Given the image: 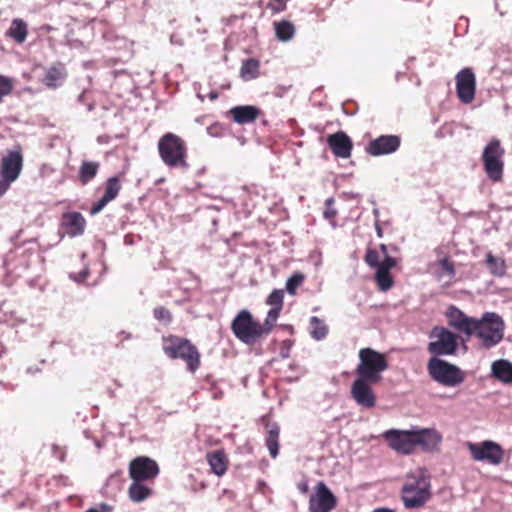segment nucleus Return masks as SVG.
Masks as SVG:
<instances>
[{
	"label": "nucleus",
	"mask_w": 512,
	"mask_h": 512,
	"mask_svg": "<svg viewBox=\"0 0 512 512\" xmlns=\"http://www.w3.org/2000/svg\"><path fill=\"white\" fill-rule=\"evenodd\" d=\"M379 248H380V251H381V253H382L383 257H384L383 259H385L386 257H391L388 254V248H387V246L385 244H380Z\"/></svg>",
	"instance_id": "09e8293b"
},
{
	"label": "nucleus",
	"mask_w": 512,
	"mask_h": 512,
	"mask_svg": "<svg viewBox=\"0 0 512 512\" xmlns=\"http://www.w3.org/2000/svg\"><path fill=\"white\" fill-rule=\"evenodd\" d=\"M268 6L274 13H279L286 9V1L285 0H271V2L268 4Z\"/></svg>",
	"instance_id": "37998d69"
},
{
	"label": "nucleus",
	"mask_w": 512,
	"mask_h": 512,
	"mask_svg": "<svg viewBox=\"0 0 512 512\" xmlns=\"http://www.w3.org/2000/svg\"><path fill=\"white\" fill-rule=\"evenodd\" d=\"M364 261L371 268H377L382 263L379 252L374 248H368L366 250Z\"/></svg>",
	"instance_id": "4c0bfd02"
},
{
	"label": "nucleus",
	"mask_w": 512,
	"mask_h": 512,
	"mask_svg": "<svg viewBox=\"0 0 512 512\" xmlns=\"http://www.w3.org/2000/svg\"><path fill=\"white\" fill-rule=\"evenodd\" d=\"M388 369V360L382 354L372 348H362L359 351V363L356 367V375L372 383L382 380V373Z\"/></svg>",
	"instance_id": "39448f33"
},
{
	"label": "nucleus",
	"mask_w": 512,
	"mask_h": 512,
	"mask_svg": "<svg viewBox=\"0 0 512 512\" xmlns=\"http://www.w3.org/2000/svg\"><path fill=\"white\" fill-rule=\"evenodd\" d=\"M334 203V200L332 198H329L326 200V209L324 211V217L328 219L329 221H333L337 215V211L332 207V204Z\"/></svg>",
	"instance_id": "79ce46f5"
},
{
	"label": "nucleus",
	"mask_w": 512,
	"mask_h": 512,
	"mask_svg": "<svg viewBox=\"0 0 512 512\" xmlns=\"http://www.w3.org/2000/svg\"><path fill=\"white\" fill-rule=\"evenodd\" d=\"M157 149L160 159L167 167L181 170L190 167L188 146L181 136L172 132L163 134L158 140Z\"/></svg>",
	"instance_id": "f03ea898"
},
{
	"label": "nucleus",
	"mask_w": 512,
	"mask_h": 512,
	"mask_svg": "<svg viewBox=\"0 0 512 512\" xmlns=\"http://www.w3.org/2000/svg\"><path fill=\"white\" fill-rule=\"evenodd\" d=\"M372 384V382L357 376L351 386V395L357 404L367 408L375 405L376 396L371 388Z\"/></svg>",
	"instance_id": "a211bd4d"
},
{
	"label": "nucleus",
	"mask_w": 512,
	"mask_h": 512,
	"mask_svg": "<svg viewBox=\"0 0 512 512\" xmlns=\"http://www.w3.org/2000/svg\"><path fill=\"white\" fill-rule=\"evenodd\" d=\"M415 445L421 446L426 452H434L439 449L442 441L441 435L433 429H419L414 430Z\"/></svg>",
	"instance_id": "5701e85b"
},
{
	"label": "nucleus",
	"mask_w": 512,
	"mask_h": 512,
	"mask_svg": "<svg viewBox=\"0 0 512 512\" xmlns=\"http://www.w3.org/2000/svg\"><path fill=\"white\" fill-rule=\"evenodd\" d=\"M87 511H93V512H112L113 506L107 504V503H101L95 507H92L88 509Z\"/></svg>",
	"instance_id": "a18cd8bd"
},
{
	"label": "nucleus",
	"mask_w": 512,
	"mask_h": 512,
	"mask_svg": "<svg viewBox=\"0 0 512 512\" xmlns=\"http://www.w3.org/2000/svg\"><path fill=\"white\" fill-rule=\"evenodd\" d=\"M305 276L301 272H295L292 274L287 282L286 289L290 295H295L298 287L303 283Z\"/></svg>",
	"instance_id": "c9c22d12"
},
{
	"label": "nucleus",
	"mask_w": 512,
	"mask_h": 512,
	"mask_svg": "<svg viewBox=\"0 0 512 512\" xmlns=\"http://www.w3.org/2000/svg\"><path fill=\"white\" fill-rule=\"evenodd\" d=\"M99 168L100 164L98 162L83 161L78 172L80 183L82 185L88 184L96 177Z\"/></svg>",
	"instance_id": "2f4dec72"
},
{
	"label": "nucleus",
	"mask_w": 512,
	"mask_h": 512,
	"mask_svg": "<svg viewBox=\"0 0 512 512\" xmlns=\"http://www.w3.org/2000/svg\"><path fill=\"white\" fill-rule=\"evenodd\" d=\"M122 189L120 176L109 177L105 182V191L102 197L95 202L90 208V214L96 215L101 212L104 207L116 199Z\"/></svg>",
	"instance_id": "6ab92c4d"
},
{
	"label": "nucleus",
	"mask_w": 512,
	"mask_h": 512,
	"mask_svg": "<svg viewBox=\"0 0 512 512\" xmlns=\"http://www.w3.org/2000/svg\"><path fill=\"white\" fill-rule=\"evenodd\" d=\"M327 145L338 158L347 159L351 156L353 142L344 131H337L328 135Z\"/></svg>",
	"instance_id": "aec40b11"
},
{
	"label": "nucleus",
	"mask_w": 512,
	"mask_h": 512,
	"mask_svg": "<svg viewBox=\"0 0 512 512\" xmlns=\"http://www.w3.org/2000/svg\"><path fill=\"white\" fill-rule=\"evenodd\" d=\"M13 81L11 78L4 75H0V103L3 98L9 95L13 90Z\"/></svg>",
	"instance_id": "58836bf2"
},
{
	"label": "nucleus",
	"mask_w": 512,
	"mask_h": 512,
	"mask_svg": "<svg viewBox=\"0 0 512 512\" xmlns=\"http://www.w3.org/2000/svg\"><path fill=\"white\" fill-rule=\"evenodd\" d=\"M62 225L67 228L69 235H81L85 230L86 220L79 212H66L62 216Z\"/></svg>",
	"instance_id": "393cba45"
},
{
	"label": "nucleus",
	"mask_w": 512,
	"mask_h": 512,
	"mask_svg": "<svg viewBox=\"0 0 512 512\" xmlns=\"http://www.w3.org/2000/svg\"><path fill=\"white\" fill-rule=\"evenodd\" d=\"M23 167V156L20 149L9 151L3 157L0 166L1 178L8 183L14 182L20 175Z\"/></svg>",
	"instance_id": "2eb2a0df"
},
{
	"label": "nucleus",
	"mask_w": 512,
	"mask_h": 512,
	"mask_svg": "<svg viewBox=\"0 0 512 512\" xmlns=\"http://www.w3.org/2000/svg\"><path fill=\"white\" fill-rule=\"evenodd\" d=\"M298 488H299V491H300L301 493H307V491H308V485H307V483H300V484H299V486H298Z\"/></svg>",
	"instance_id": "8fccbe9b"
},
{
	"label": "nucleus",
	"mask_w": 512,
	"mask_h": 512,
	"mask_svg": "<svg viewBox=\"0 0 512 512\" xmlns=\"http://www.w3.org/2000/svg\"><path fill=\"white\" fill-rule=\"evenodd\" d=\"M427 372L432 380L445 387H456L466 378V373L458 366L438 357L428 360Z\"/></svg>",
	"instance_id": "423d86ee"
},
{
	"label": "nucleus",
	"mask_w": 512,
	"mask_h": 512,
	"mask_svg": "<svg viewBox=\"0 0 512 512\" xmlns=\"http://www.w3.org/2000/svg\"><path fill=\"white\" fill-rule=\"evenodd\" d=\"M373 512H394V510L389 508H377Z\"/></svg>",
	"instance_id": "3c124183"
},
{
	"label": "nucleus",
	"mask_w": 512,
	"mask_h": 512,
	"mask_svg": "<svg viewBox=\"0 0 512 512\" xmlns=\"http://www.w3.org/2000/svg\"><path fill=\"white\" fill-rule=\"evenodd\" d=\"M504 330L505 323L497 313L485 312L480 319H474L471 337L477 338L485 349H490L502 341Z\"/></svg>",
	"instance_id": "7ed1b4c3"
},
{
	"label": "nucleus",
	"mask_w": 512,
	"mask_h": 512,
	"mask_svg": "<svg viewBox=\"0 0 512 512\" xmlns=\"http://www.w3.org/2000/svg\"><path fill=\"white\" fill-rule=\"evenodd\" d=\"M96 447H97L98 449H100V448H101V445H100V443H99L98 441H96Z\"/></svg>",
	"instance_id": "864d4df0"
},
{
	"label": "nucleus",
	"mask_w": 512,
	"mask_h": 512,
	"mask_svg": "<svg viewBox=\"0 0 512 512\" xmlns=\"http://www.w3.org/2000/svg\"><path fill=\"white\" fill-rule=\"evenodd\" d=\"M234 122L238 124L252 123L256 119L255 106H235L227 112Z\"/></svg>",
	"instance_id": "bb28decb"
},
{
	"label": "nucleus",
	"mask_w": 512,
	"mask_h": 512,
	"mask_svg": "<svg viewBox=\"0 0 512 512\" xmlns=\"http://www.w3.org/2000/svg\"><path fill=\"white\" fill-rule=\"evenodd\" d=\"M336 506V498L328 489L324 482L320 481L316 485V493L310 496V512H330Z\"/></svg>",
	"instance_id": "4468645a"
},
{
	"label": "nucleus",
	"mask_w": 512,
	"mask_h": 512,
	"mask_svg": "<svg viewBox=\"0 0 512 512\" xmlns=\"http://www.w3.org/2000/svg\"><path fill=\"white\" fill-rule=\"evenodd\" d=\"M495 378L504 383H512V364L506 360H498L492 364Z\"/></svg>",
	"instance_id": "c756f323"
},
{
	"label": "nucleus",
	"mask_w": 512,
	"mask_h": 512,
	"mask_svg": "<svg viewBox=\"0 0 512 512\" xmlns=\"http://www.w3.org/2000/svg\"><path fill=\"white\" fill-rule=\"evenodd\" d=\"M486 266L494 276L501 277L506 273L505 260L501 257H495L492 253L486 255Z\"/></svg>",
	"instance_id": "72a5a7b5"
},
{
	"label": "nucleus",
	"mask_w": 512,
	"mask_h": 512,
	"mask_svg": "<svg viewBox=\"0 0 512 512\" xmlns=\"http://www.w3.org/2000/svg\"><path fill=\"white\" fill-rule=\"evenodd\" d=\"M153 315L159 321L170 322L172 320L170 311L163 306L154 308Z\"/></svg>",
	"instance_id": "ea45409f"
},
{
	"label": "nucleus",
	"mask_w": 512,
	"mask_h": 512,
	"mask_svg": "<svg viewBox=\"0 0 512 512\" xmlns=\"http://www.w3.org/2000/svg\"><path fill=\"white\" fill-rule=\"evenodd\" d=\"M142 482L133 481L129 487L128 494L133 502H142L151 494V489Z\"/></svg>",
	"instance_id": "473e14b6"
},
{
	"label": "nucleus",
	"mask_w": 512,
	"mask_h": 512,
	"mask_svg": "<svg viewBox=\"0 0 512 512\" xmlns=\"http://www.w3.org/2000/svg\"><path fill=\"white\" fill-rule=\"evenodd\" d=\"M163 350L171 359H182L192 373L200 366V353L196 346L186 338L175 335L164 337Z\"/></svg>",
	"instance_id": "20e7f679"
},
{
	"label": "nucleus",
	"mask_w": 512,
	"mask_h": 512,
	"mask_svg": "<svg viewBox=\"0 0 512 512\" xmlns=\"http://www.w3.org/2000/svg\"><path fill=\"white\" fill-rule=\"evenodd\" d=\"M235 336L245 342L250 343L256 338V322L250 312L242 310L238 313L231 324Z\"/></svg>",
	"instance_id": "f8f14e48"
},
{
	"label": "nucleus",
	"mask_w": 512,
	"mask_h": 512,
	"mask_svg": "<svg viewBox=\"0 0 512 512\" xmlns=\"http://www.w3.org/2000/svg\"><path fill=\"white\" fill-rule=\"evenodd\" d=\"M505 154L500 140L492 139L484 148L482 154L484 170L489 179L496 182L501 180L503 175L504 162L502 160Z\"/></svg>",
	"instance_id": "6e6552de"
},
{
	"label": "nucleus",
	"mask_w": 512,
	"mask_h": 512,
	"mask_svg": "<svg viewBox=\"0 0 512 512\" xmlns=\"http://www.w3.org/2000/svg\"><path fill=\"white\" fill-rule=\"evenodd\" d=\"M397 265V259L394 257H386L382 260L381 265L375 268V283L381 292L389 291L394 285V278L390 270Z\"/></svg>",
	"instance_id": "412c9836"
},
{
	"label": "nucleus",
	"mask_w": 512,
	"mask_h": 512,
	"mask_svg": "<svg viewBox=\"0 0 512 512\" xmlns=\"http://www.w3.org/2000/svg\"><path fill=\"white\" fill-rule=\"evenodd\" d=\"M401 493L406 508L423 507L432 497L431 476L427 469L419 467L408 473Z\"/></svg>",
	"instance_id": "f257e3e1"
},
{
	"label": "nucleus",
	"mask_w": 512,
	"mask_h": 512,
	"mask_svg": "<svg viewBox=\"0 0 512 512\" xmlns=\"http://www.w3.org/2000/svg\"><path fill=\"white\" fill-rule=\"evenodd\" d=\"M10 183L1 178L0 180V197L9 189Z\"/></svg>",
	"instance_id": "de8ad7c7"
},
{
	"label": "nucleus",
	"mask_w": 512,
	"mask_h": 512,
	"mask_svg": "<svg viewBox=\"0 0 512 512\" xmlns=\"http://www.w3.org/2000/svg\"><path fill=\"white\" fill-rule=\"evenodd\" d=\"M447 321L450 327L460 333L471 337V328L474 323V317L467 316L462 310L455 306H450L446 312Z\"/></svg>",
	"instance_id": "4be33fe9"
},
{
	"label": "nucleus",
	"mask_w": 512,
	"mask_h": 512,
	"mask_svg": "<svg viewBox=\"0 0 512 512\" xmlns=\"http://www.w3.org/2000/svg\"><path fill=\"white\" fill-rule=\"evenodd\" d=\"M67 77L65 65L58 62L51 65L45 72L42 83L48 87L55 89L59 87Z\"/></svg>",
	"instance_id": "b1692460"
},
{
	"label": "nucleus",
	"mask_w": 512,
	"mask_h": 512,
	"mask_svg": "<svg viewBox=\"0 0 512 512\" xmlns=\"http://www.w3.org/2000/svg\"><path fill=\"white\" fill-rule=\"evenodd\" d=\"M159 473L158 464L148 457H137L131 461L129 474L133 481H147L154 479Z\"/></svg>",
	"instance_id": "ddd939ff"
},
{
	"label": "nucleus",
	"mask_w": 512,
	"mask_h": 512,
	"mask_svg": "<svg viewBox=\"0 0 512 512\" xmlns=\"http://www.w3.org/2000/svg\"><path fill=\"white\" fill-rule=\"evenodd\" d=\"M456 93L459 100L464 104L471 103L475 98L476 77L471 68L460 70L455 77Z\"/></svg>",
	"instance_id": "9b49d317"
},
{
	"label": "nucleus",
	"mask_w": 512,
	"mask_h": 512,
	"mask_svg": "<svg viewBox=\"0 0 512 512\" xmlns=\"http://www.w3.org/2000/svg\"><path fill=\"white\" fill-rule=\"evenodd\" d=\"M207 461L214 474L221 476L226 472L228 461L223 450H215L211 453H208Z\"/></svg>",
	"instance_id": "cd10ccee"
},
{
	"label": "nucleus",
	"mask_w": 512,
	"mask_h": 512,
	"mask_svg": "<svg viewBox=\"0 0 512 512\" xmlns=\"http://www.w3.org/2000/svg\"><path fill=\"white\" fill-rule=\"evenodd\" d=\"M400 144L401 138L397 135H381L370 141L365 151L371 156L386 155L397 151Z\"/></svg>",
	"instance_id": "f3484780"
},
{
	"label": "nucleus",
	"mask_w": 512,
	"mask_h": 512,
	"mask_svg": "<svg viewBox=\"0 0 512 512\" xmlns=\"http://www.w3.org/2000/svg\"><path fill=\"white\" fill-rule=\"evenodd\" d=\"M432 339L427 346V351L433 357L455 355L458 349V336L445 327L436 326L430 335Z\"/></svg>",
	"instance_id": "0eeeda50"
},
{
	"label": "nucleus",
	"mask_w": 512,
	"mask_h": 512,
	"mask_svg": "<svg viewBox=\"0 0 512 512\" xmlns=\"http://www.w3.org/2000/svg\"><path fill=\"white\" fill-rule=\"evenodd\" d=\"M439 265L441 266L442 270L450 277L453 278L455 276V267L454 263L448 258L445 257L443 259L439 260Z\"/></svg>",
	"instance_id": "a19ab883"
},
{
	"label": "nucleus",
	"mask_w": 512,
	"mask_h": 512,
	"mask_svg": "<svg viewBox=\"0 0 512 512\" xmlns=\"http://www.w3.org/2000/svg\"><path fill=\"white\" fill-rule=\"evenodd\" d=\"M266 303L271 306L262 325L258 323V337L267 334L274 327L283 307V292L274 290L267 298Z\"/></svg>",
	"instance_id": "dca6fc26"
},
{
	"label": "nucleus",
	"mask_w": 512,
	"mask_h": 512,
	"mask_svg": "<svg viewBox=\"0 0 512 512\" xmlns=\"http://www.w3.org/2000/svg\"><path fill=\"white\" fill-rule=\"evenodd\" d=\"M241 77L245 80H252L256 77V60L249 59L243 63L240 71Z\"/></svg>",
	"instance_id": "e433bc0d"
},
{
	"label": "nucleus",
	"mask_w": 512,
	"mask_h": 512,
	"mask_svg": "<svg viewBox=\"0 0 512 512\" xmlns=\"http://www.w3.org/2000/svg\"><path fill=\"white\" fill-rule=\"evenodd\" d=\"M28 35L27 23L20 19H13L9 29L6 31V36L13 39L16 43H23Z\"/></svg>",
	"instance_id": "c85d7f7f"
},
{
	"label": "nucleus",
	"mask_w": 512,
	"mask_h": 512,
	"mask_svg": "<svg viewBox=\"0 0 512 512\" xmlns=\"http://www.w3.org/2000/svg\"><path fill=\"white\" fill-rule=\"evenodd\" d=\"M384 438L389 447L401 454H411L415 450L414 430H395L386 431Z\"/></svg>",
	"instance_id": "9d476101"
},
{
	"label": "nucleus",
	"mask_w": 512,
	"mask_h": 512,
	"mask_svg": "<svg viewBox=\"0 0 512 512\" xmlns=\"http://www.w3.org/2000/svg\"><path fill=\"white\" fill-rule=\"evenodd\" d=\"M52 454L55 458L59 459L61 462L64 461L65 452L62 451L58 445L52 446Z\"/></svg>",
	"instance_id": "49530a36"
},
{
	"label": "nucleus",
	"mask_w": 512,
	"mask_h": 512,
	"mask_svg": "<svg viewBox=\"0 0 512 512\" xmlns=\"http://www.w3.org/2000/svg\"><path fill=\"white\" fill-rule=\"evenodd\" d=\"M467 447L472 458L476 461L499 465L504 457V451L501 446L490 440L481 443L468 442Z\"/></svg>",
	"instance_id": "1a4fd4ad"
},
{
	"label": "nucleus",
	"mask_w": 512,
	"mask_h": 512,
	"mask_svg": "<svg viewBox=\"0 0 512 512\" xmlns=\"http://www.w3.org/2000/svg\"><path fill=\"white\" fill-rule=\"evenodd\" d=\"M274 26L276 37L280 41L286 42L293 38L295 34V27L290 21L282 20L280 22H275Z\"/></svg>",
	"instance_id": "f704fd0d"
},
{
	"label": "nucleus",
	"mask_w": 512,
	"mask_h": 512,
	"mask_svg": "<svg viewBox=\"0 0 512 512\" xmlns=\"http://www.w3.org/2000/svg\"><path fill=\"white\" fill-rule=\"evenodd\" d=\"M265 429V446L267 447L270 456L275 459L279 454L280 427L276 423L267 422Z\"/></svg>",
	"instance_id": "a878e982"
},
{
	"label": "nucleus",
	"mask_w": 512,
	"mask_h": 512,
	"mask_svg": "<svg viewBox=\"0 0 512 512\" xmlns=\"http://www.w3.org/2000/svg\"><path fill=\"white\" fill-rule=\"evenodd\" d=\"M309 333L314 340L320 341L328 335L329 327L324 320L317 316H312L309 319Z\"/></svg>",
	"instance_id": "7c9ffc66"
},
{
	"label": "nucleus",
	"mask_w": 512,
	"mask_h": 512,
	"mask_svg": "<svg viewBox=\"0 0 512 512\" xmlns=\"http://www.w3.org/2000/svg\"><path fill=\"white\" fill-rule=\"evenodd\" d=\"M376 230H377V235H378L379 237H382V229H381L378 225H377V227H376Z\"/></svg>",
	"instance_id": "603ef678"
},
{
	"label": "nucleus",
	"mask_w": 512,
	"mask_h": 512,
	"mask_svg": "<svg viewBox=\"0 0 512 512\" xmlns=\"http://www.w3.org/2000/svg\"><path fill=\"white\" fill-rule=\"evenodd\" d=\"M292 341L291 340H284L281 343L280 347V355L282 358H288L290 355V350L292 347Z\"/></svg>",
	"instance_id": "c03bdc74"
}]
</instances>
